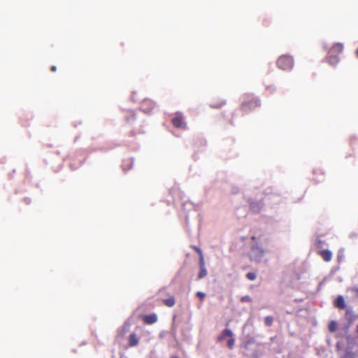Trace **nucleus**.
I'll list each match as a JSON object with an SVG mask.
<instances>
[{
	"label": "nucleus",
	"mask_w": 358,
	"mask_h": 358,
	"mask_svg": "<svg viewBox=\"0 0 358 358\" xmlns=\"http://www.w3.org/2000/svg\"><path fill=\"white\" fill-rule=\"evenodd\" d=\"M277 66L284 71H289L294 66V59L291 56L282 55L277 61Z\"/></svg>",
	"instance_id": "obj_1"
},
{
	"label": "nucleus",
	"mask_w": 358,
	"mask_h": 358,
	"mask_svg": "<svg viewBox=\"0 0 358 358\" xmlns=\"http://www.w3.org/2000/svg\"><path fill=\"white\" fill-rule=\"evenodd\" d=\"M264 255V249L257 244H255L251 247L250 252V257L252 261L260 262L262 261Z\"/></svg>",
	"instance_id": "obj_2"
},
{
	"label": "nucleus",
	"mask_w": 358,
	"mask_h": 358,
	"mask_svg": "<svg viewBox=\"0 0 358 358\" xmlns=\"http://www.w3.org/2000/svg\"><path fill=\"white\" fill-rule=\"evenodd\" d=\"M357 315H355L350 308L346 309L345 318L347 320V324L343 327V331L347 333L350 327L354 323Z\"/></svg>",
	"instance_id": "obj_3"
},
{
	"label": "nucleus",
	"mask_w": 358,
	"mask_h": 358,
	"mask_svg": "<svg viewBox=\"0 0 358 358\" xmlns=\"http://www.w3.org/2000/svg\"><path fill=\"white\" fill-rule=\"evenodd\" d=\"M155 107V103L150 99H145L141 105V110L145 113L149 114Z\"/></svg>",
	"instance_id": "obj_4"
},
{
	"label": "nucleus",
	"mask_w": 358,
	"mask_h": 358,
	"mask_svg": "<svg viewBox=\"0 0 358 358\" xmlns=\"http://www.w3.org/2000/svg\"><path fill=\"white\" fill-rule=\"evenodd\" d=\"M173 124L174 127L180 129H185L186 123L184 121V117L180 113H177L176 117L172 120Z\"/></svg>",
	"instance_id": "obj_5"
},
{
	"label": "nucleus",
	"mask_w": 358,
	"mask_h": 358,
	"mask_svg": "<svg viewBox=\"0 0 358 358\" xmlns=\"http://www.w3.org/2000/svg\"><path fill=\"white\" fill-rule=\"evenodd\" d=\"M260 105V101L258 99H255L251 101H244L242 103V108L245 111L252 110Z\"/></svg>",
	"instance_id": "obj_6"
},
{
	"label": "nucleus",
	"mask_w": 358,
	"mask_h": 358,
	"mask_svg": "<svg viewBox=\"0 0 358 358\" xmlns=\"http://www.w3.org/2000/svg\"><path fill=\"white\" fill-rule=\"evenodd\" d=\"M319 254L322 257V258L324 259V261L327 262H330L332 258V253L329 250H320V251H319Z\"/></svg>",
	"instance_id": "obj_7"
},
{
	"label": "nucleus",
	"mask_w": 358,
	"mask_h": 358,
	"mask_svg": "<svg viewBox=\"0 0 358 358\" xmlns=\"http://www.w3.org/2000/svg\"><path fill=\"white\" fill-rule=\"evenodd\" d=\"M143 321L146 324H152L157 321V316L155 313L145 315L143 318Z\"/></svg>",
	"instance_id": "obj_8"
},
{
	"label": "nucleus",
	"mask_w": 358,
	"mask_h": 358,
	"mask_svg": "<svg viewBox=\"0 0 358 358\" xmlns=\"http://www.w3.org/2000/svg\"><path fill=\"white\" fill-rule=\"evenodd\" d=\"M327 62L331 65H336L338 63L339 59L338 55H334V53H328V56L327 57Z\"/></svg>",
	"instance_id": "obj_9"
},
{
	"label": "nucleus",
	"mask_w": 358,
	"mask_h": 358,
	"mask_svg": "<svg viewBox=\"0 0 358 358\" xmlns=\"http://www.w3.org/2000/svg\"><path fill=\"white\" fill-rule=\"evenodd\" d=\"M250 208L253 212L259 213L262 208V203L261 201H252L250 203Z\"/></svg>",
	"instance_id": "obj_10"
},
{
	"label": "nucleus",
	"mask_w": 358,
	"mask_h": 358,
	"mask_svg": "<svg viewBox=\"0 0 358 358\" xmlns=\"http://www.w3.org/2000/svg\"><path fill=\"white\" fill-rule=\"evenodd\" d=\"M139 339L135 333H132L129 337V346L134 347L138 344Z\"/></svg>",
	"instance_id": "obj_11"
},
{
	"label": "nucleus",
	"mask_w": 358,
	"mask_h": 358,
	"mask_svg": "<svg viewBox=\"0 0 358 358\" xmlns=\"http://www.w3.org/2000/svg\"><path fill=\"white\" fill-rule=\"evenodd\" d=\"M343 45L341 43H337L329 50V53H341L343 51Z\"/></svg>",
	"instance_id": "obj_12"
},
{
	"label": "nucleus",
	"mask_w": 358,
	"mask_h": 358,
	"mask_svg": "<svg viewBox=\"0 0 358 358\" xmlns=\"http://www.w3.org/2000/svg\"><path fill=\"white\" fill-rule=\"evenodd\" d=\"M334 305L336 307L343 309L345 307V300L343 296H338L334 301Z\"/></svg>",
	"instance_id": "obj_13"
},
{
	"label": "nucleus",
	"mask_w": 358,
	"mask_h": 358,
	"mask_svg": "<svg viewBox=\"0 0 358 358\" xmlns=\"http://www.w3.org/2000/svg\"><path fill=\"white\" fill-rule=\"evenodd\" d=\"M233 336V332L228 329H225L221 335H220L217 338L219 341H223L226 337H232Z\"/></svg>",
	"instance_id": "obj_14"
},
{
	"label": "nucleus",
	"mask_w": 358,
	"mask_h": 358,
	"mask_svg": "<svg viewBox=\"0 0 358 358\" xmlns=\"http://www.w3.org/2000/svg\"><path fill=\"white\" fill-rule=\"evenodd\" d=\"M341 358H356V356L350 349H347L345 352L341 356Z\"/></svg>",
	"instance_id": "obj_15"
},
{
	"label": "nucleus",
	"mask_w": 358,
	"mask_h": 358,
	"mask_svg": "<svg viewBox=\"0 0 358 358\" xmlns=\"http://www.w3.org/2000/svg\"><path fill=\"white\" fill-rule=\"evenodd\" d=\"M164 303L168 307H173L175 305V299L173 296H170L168 299L164 300Z\"/></svg>",
	"instance_id": "obj_16"
},
{
	"label": "nucleus",
	"mask_w": 358,
	"mask_h": 358,
	"mask_svg": "<svg viewBox=\"0 0 358 358\" xmlns=\"http://www.w3.org/2000/svg\"><path fill=\"white\" fill-rule=\"evenodd\" d=\"M328 328L330 332H334L337 329V322L334 320L331 321Z\"/></svg>",
	"instance_id": "obj_17"
},
{
	"label": "nucleus",
	"mask_w": 358,
	"mask_h": 358,
	"mask_svg": "<svg viewBox=\"0 0 358 358\" xmlns=\"http://www.w3.org/2000/svg\"><path fill=\"white\" fill-rule=\"evenodd\" d=\"M273 322V317L272 316H266L264 318V324L266 327H271Z\"/></svg>",
	"instance_id": "obj_18"
},
{
	"label": "nucleus",
	"mask_w": 358,
	"mask_h": 358,
	"mask_svg": "<svg viewBox=\"0 0 358 358\" xmlns=\"http://www.w3.org/2000/svg\"><path fill=\"white\" fill-rule=\"evenodd\" d=\"M344 259V251L343 249L339 250L337 255V261L341 263Z\"/></svg>",
	"instance_id": "obj_19"
},
{
	"label": "nucleus",
	"mask_w": 358,
	"mask_h": 358,
	"mask_svg": "<svg viewBox=\"0 0 358 358\" xmlns=\"http://www.w3.org/2000/svg\"><path fill=\"white\" fill-rule=\"evenodd\" d=\"M207 275V270L206 268H200V271L198 274V278L201 279Z\"/></svg>",
	"instance_id": "obj_20"
},
{
	"label": "nucleus",
	"mask_w": 358,
	"mask_h": 358,
	"mask_svg": "<svg viewBox=\"0 0 358 358\" xmlns=\"http://www.w3.org/2000/svg\"><path fill=\"white\" fill-rule=\"evenodd\" d=\"M196 251L200 254L201 255V250L199 249V248H196ZM199 265H200V268H205V265H204V260H203V258L202 257V255H201L200 257V259H199Z\"/></svg>",
	"instance_id": "obj_21"
},
{
	"label": "nucleus",
	"mask_w": 358,
	"mask_h": 358,
	"mask_svg": "<svg viewBox=\"0 0 358 358\" xmlns=\"http://www.w3.org/2000/svg\"><path fill=\"white\" fill-rule=\"evenodd\" d=\"M246 277L248 279L250 280H254L255 279H256L257 275L255 273L250 272L246 274Z\"/></svg>",
	"instance_id": "obj_22"
},
{
	"label": "nucleus",
	"mask_w": 358,
	"mask_h": 358,
	"mask_svg": "<svg viewBox=\"0 0 358 358\" xmlns=\"http://www.w3.org/2000/svg\"><path fill=\"white\" fill-rule=\"evenodd\" d=\"M241 301L242 302H250L252 301V298L250 296H243L241 297Z\"/></svg>",
	"instance_id": "obj_23"
},
{
	"label": "nucleus",
	"mask_w": 358,
	"mask_h": 358,
	"mask_svg": "<svg viewBox=\"0 0 358 358\" xmlns=\"http://www.w3.org/2000/svg\"><path fill=\"white\" fill-rule=\"evenodd\" d=\"M196 294L201 301H203L206 296V294L202 292H197Z\"/></svg>",
	"instance_id": "obj_24"
},
{
	"label": "nucleus",
	"mask_w": 358,
	"mask_h": 358,
	"mask_svg": "<svg viewBox=\"0 0 358 358\" xmlns=\"http://www.w3.org/2000/svg\"><path fill=\"white\" fill-rule=\"evenodd\" d=\"M234 339L231 337V338L227 341L228 347L231 349L234 345Z\"/></svg>",
	"instance_id": "obj_25"
},
{
	"label": "nucleus",
	"mask_w": 358,
	"mask_h": 358,
	"mask_svg": "<svg viewBox=\"0 0 358 358\" xmlns=\"http://www.w3.org/2000/svg\"><path fill=\"white\" fill-rule=\"evenodd\" d=\"M352 292H353L358 296V287H353L352 288Z\"/></svg>",
	"instance_id": "obj_26"
},
{
	"label": "nucleus",
	"mask_w": 358,
	"mask_h": 358,
	"mask_svg": "<svg viewBox=\"0 0 358 358\" xmlns=\"http://www.w3.org/2000/svg\"><path fill=\"white\" fill-rule=\"evenodd\" d=\"M56 69H57V68H56V66H52L51 67V70H52V71H56Z\"/></svg>",
	"instance_id": "obj_27"
},
{
	"label": "nucleus",
	"mask_w": 358,
	"mask_h": 358,
	"mask_svg": "<svg viewBox=\"0 0 358 358\" xmlns=\"http://www.w3.org/2000/svg\"><path fill=\"white\" fill-rule=\"evenodd\" d=\"M24 200L27 204H29L31 202L29 199H25Z\"/></svg>",
	"instance_id": "obj_28"
},
{
	"label": "nucleus",
	"mask_w": 358,
	"mask_h": 358,
	"mask_svg": "<svg viewBox=\"0 0 358 358\" xmlns=\"http://www.w3.org/2000/svg\"><path fill=\"white\" fill-rule=\"evenodd\" d=\"M128 163L131 164V167L132 164H133V159H131L130 162H129Z\"/></svg>",
	"instance_id": "obj_29"
},
{
	"label": "nucleus",
	"mask_w": 358,
	"mask_h": 358,
	"mask_svg": "<svg viewBox=\"0 0 358 358\" xmlns=\"http://www.w3.org/2000/svg\"><path fill=\"white\" fill-rule=\"evenodd\" d=\"M125 166H126V164H125V162H124V163L123 164V165H122V168H123V169H124V170H126V169H125Z\"/></svg>",
	"instance_id": "obj_30"
},
{
	"label": "nucleus",
	"mask_w": 358,
	"mask_h": 358,
	"mask_svg": "<svg viewBox=\"0 0 358 358\" xmlns=\"http://www.w3.org/2000/svg\"><path fill=\"white\" fill-rule=\"evenodd\" d=\"M323 47H324V50H327V45H326V44H324V45H323Z\"/></svg>",
	"instance_id": "obj_31"
},
{
	"label": "nucleus",
	"mask_w": 358,
	"mask_h": 358,
	"mask_svg": "<svg viewBox=\"0 0 358 358\" xmlns=\"http://www.w3.org/2000/svg\"><path fill=\"white\" fill-rule=\"evenodd\" d=\"M223 104H224V103H222V104H220V105H219V106H217L216 107H221V106H222V105H223Z\"/></svg>",
	"instance_id": "obj_32"
},
{
	"label": "nucleus",
	"mask_w": 358,
	"mask_h": 358,
	"mask_svg": "<svg viewBox=\"0 0 358 358\" xmlns=\"http://www.w3.org/2000/svg\"><path fill=\"white\" fill-rule=\"evenodd\" d=\"M356 54H357V57H358V49H357V51H356Z\"/></svg>",
	"instance_id": "obj_33"
},
{
	"label": "nucleus",
	"mask_w": 358,
	"mask_h": 358,
	"mask_svg": "<svg viewBox=\"0 0 358 358\" xmlns=\"http://www.w3.org/2000/svg\"><path fill=\"white\" fill-rule=\"evenodd\" d=\"M172 358H179V357H172Z\"/></svg>",
	"instance_id": "obj_34"
},
{
	"label": "nucleus",
	"mask_w": 358,
	"mask_h": 358,
	"mask_svg": "<svg viewBox=\"0 0 358 358\" xmlns=\"http://www.w3.org/2000/svg\"><path fill=\"white\" fill-rule=\"evenodd\" d=\"M125 358H127V357H125Z\"/></svg>",
	"instance_id": "obj_35"
}]
</instances>
